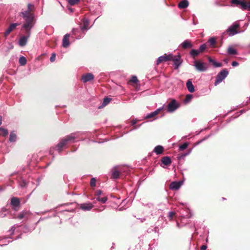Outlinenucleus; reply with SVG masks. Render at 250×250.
Segmentation results:
<instances>
[{
  "label": "nucleus",
  "mask_w": 250,
  "mask_h": 250,
  "mask_svg": "<svg viewBox=\"0 0 250 250\" xmlns=\"http://www.w3.org/2000/svg\"><path fill=\"white\" fill-rule=\"evenodd\" d=\"M203 140H201L199 142H198L197 144H199L200 143H201L203 141Z\"/></svg>",
  "instance_id": "obj_64"
},
{
  "label": "nucleus",
  "mask_w": 250,
  "mask_h": 250,
  "mask_svg": "<svg viewBox=\"0 0 250 250\" xmlns=\"http://www.w3.org/2000/svg\"><path fill=\"white\" fill-rule=\"evenodd\" d=\"M56 59V54L55 53H53L51 54V56L50 58V61L51 62H53L55 61Z\"/></svg>",
  "instance_id": "obj_40"
},
{
  "label": "nucleus",
  "mask_w": 250,
  "mask_h": 250,
  "mask_svg": "<svg viewBox=\"0 0 250 250\" xmlns=\"http://www.w3.org/2000/svg\"><path fill=\"white\" fill-rule=\"evenodd\" d=\"M107 200V198L106 197L104 196L102 198H101L100 202L102 203H105Z\"/></svg>",
  "instance_id": "obj_44"
},
{
  "label": "nucleus",
  "mask_w": 250,
  "mask_h": 250,
  "mask_svg": "<svg viewBox=\"0 0 250 250\" xmlns=\"http://www.w3.org/2000/svg\"><path fill=\"white\" fill-rule=\"evenodd\" d=\"M101 198L99 197V196H96V200L100 202Z\"/></svg>",
  "instance_id": "obj_56"
},
{
  "label": "nucleus",
  "mask_w": 250,
  "mask_h": 250,
  "mask_svg": "<svg viewBox=\"0 0 250 250\" xmlns=\"http://www.w3.org/2000/svg\"><path fill=\"white\" fill-rule=\"evenodd\" d=\"M208 43L211 47H214L216 44V39L214 37H211L209 39Z\"/></svg>",
  "instance_id": "obj_32"
},
{
  "label": "nucleus",
  "mask_w": 250,
  "mask_h": 250,
  "mask_svg": "<svg viewBox=\"0 0 250 250\" xmlns=\"http://www.w3.org/2000/svg\"><path fill=\"white\" fill-rule=\"evenodd\" d=\"M80 0H68V3L70 5H74L76 4H77Z\"/></svg>",
  "instance_id": "obj_38"
},
{
  "label": "nucleus",
  "mask_w": 250,
  "mask_h": 250,
  "mask_svg": "<svg viewBox=\"0 0 250 250\" xmlns=\"http://www.w3.org/2000/svg\"><path fill=\"white\" fill-rule=\"evenodd\" d=\"M175 213L173 211H170L168 212V217L170 218H172L174 215Z\"/></svg>",
  "instance_id": "obj_47"
},
{
  "label": "nucleus",
  "mask_w": 250,
  "mask_h": 250,
  "mask_svg": "<svg viewBox=\"0 0 250 250\" xmlns=\"http://www.w3.org/2000/svg\"><path fill=\"white\" fill-rule=\"evenodd\" d=\"M200 53L198 49H192L190 51L189 54L191 57L194 58L195 57L197 56Z\"/></svg>",
  "instance_id": "obj_27"
},
{
  "label": "nucleus",
  "mask_w": 250,
  "mask_h": 250,
  "mask_svg": "<svg viewBox=\"0 0 250 250\" xmlns=\"http://www.w3.org/2000/svg\"><path fill=\"white\" fill-rule=\"evenodd\" d=\"M83 35L78 36L76 37V39H80L81 38H83Z\"/></svg>",
  "instance_id": "obj_55"
},
{
  "label": "nucleus",
  "mask_w": 250,
  "mask_h": 250,
  "mask_svg": "<svg viewBox=\"0 0 250 250\" xmlns=\"http://www.w3.org/2000/svg\"><path fill=\"white\" fill-rule=\"evenodd\" d=\"M29 214V211L26 210H22L17 215V218L19 219H21L25 217Z\"/></svg>",
  "instance_id": "obj_25"
},
{
  "label": "nucleus",
  "mask_w": 250,
  "mask_h": 250,
  "mask_svg": "<svg viewBox=\"0 0 250 250\" xmlns=\"http://www.w3.org/2000/svg\"><path fill=\"white\" fill-rule=\"evenodd\" d=\"M188 146V143L187 142L184 143L183 144L180 145L179 146V149L180 150H183L185 149H186Z\"/></svg>",
  "instance_id": "obj_36"
},
{
  "label": "nucleus",
  "mask_w": 250,
  "mask_h": 250,
  "mask_svg": "<svg viewBox=\"0 0 250 250\" xmlns=\"http://www.w3.org/2000/svg\"><path fill=\"white\" fill-rule=\"evenodd\" d=\"M146 219L145 218H144V219H141V222H143L144 221H145Z\"/></svg>",
  "instance_id": "obj_62"
},
{
  "label": "nucleus",
  "mask_w": 250,
  "mask_h": 250,
  "mask_svg": "<svg viewBox=\"0 0 250 250\" xmlns=\"http://www.w3.org/2000/svg\"><path fill=\"white\" fill-rule=\"evenodd\" d=\"M186 86L189 92L193 93L195 91V87L192 84L191 79H189L187 81L186 83Z\"/></svg>",
  "instance_id": "obj_17"
},
{
  "label": "nucleus",
  "mask_w": 250,
  "mask_h": 250,
  "mask_svg": "<svg viewBox=\"0 0 250 250\" xmlns=\"http://www.w3.org/2000/svg\"><path fill=\"white\" fill-rule=\"evenodd\" d=\"M111 100V99L110 98H108V97L104 98L103 100V102L102 103V105L101 106H99V108H103V107H104L105 106H106V105H107L110 103Z\"/></svg>",
  "instance_id": "obj_26"
},
{
  "label": "nucleus",
  "mask_w": 250,
  "mask_h": 250,
  "mask_svg": "<svg viewBox=\"0 0 250 250\" xmlns=\"http://www.w3.org/2000/svg\"><path fill=\"white\" fill-rule=\"evenodd\" d=\"M207 47V43H204L201 44L199 48L198 49V50L199 51L200 53H201L203 52Z\"/></svg>",
  "instance_id": "obj_35"
},
{
  "label": "nucleus",
  "mask_w": 250,
  "mask_h": 250,
  "mask_svg": "<svg viewBox=\"0 0 250 250\" xmlns=\"http://www.w3.org/2000/svg\"><path fill=\"white\" fill-rule=\"evenodd\" d=\"M102 193V191L101 190H98L95 192V195L96 196H100Z\"/></svg>",
  "instance_id": "obj_46"
},
{
  "label": "nucleus",
  "mask_w": 250,
  "mask_h": 250,
  "mask_svg": "<svg viewBox=\"0 0 250 250\" xmlns=\"http://www.w3.org/2000/svg\"><path fill=\"white\" fill-rule=\"evenodd\" d=\"M180 46L184 49H187L192 48L193 45L189 40H186L180 44Z\"/></svg>",
  "instance_id": "obj_20"
},
{
  "label": "nucleus",
  "mask_w": 250,
  "mask_h": 250,
  "mask_svg": "<svg viewBox=\"0 0 250 250\" xmlns=\"http://www.w3.org/2000/svg\"><path fill=\"white\" fill-rule=\"evenodd\" d=\"M189 3L187 0H183L178 3V7L180 9H184L188 6Z\"/></svg>",
  "instance_id": "obj_23"
},
{
  "label": "nucleus",
  "mask_w": 250,
  "mask_h": 250,
  "mask_svg": "<svg viewBox=\"0 0 250 250\" xmlns=\"http://www.w3.org/2000/svg\"><path fill=\"white\" fill-rule=\"evenodd\" d=\"M171 59H172V55L171 54L168 55L165 54L164 55L158 57L156 61V65H158L163 62L171 61Z\"/></svg>",
  "instance_id": "obj_7"
},
{
  "label": "nucleus",
  "mask_w": 250,
  "mask_h": 250,
  "mask_svg": "<svg viewBox=\"0 0 250 250\" xmlns=\"http://www.w3.org/2000/svg\"><path fill=\"white\" fill-rule=\"evenodd\" d=\"M12 242V241H10V240H8L7 241V243L6 244H2V245H0V246H5L6 245H7V244L9 243L10 242Z\"/></svg>",
  "instance_id": "obj_53"
},
{
  "label": "nucleus",
  "mask_w": 250,
  "mask_h": 250,
  "mask_svg": "<svg viewBox=\"0 0 250 250\" xmlns=\"http://www.w3.org/2000/svg\"><path fill=\"white\" fill-rule=\"evenodd\" d=\"M5 216H6L5 214H0V217L1 218H3V217H5Z\"/></svg>",
  "instance_id": "obj_57"
},
{
  "label": "nucleus",
  "mask_w": 250,
  "mask_h": 250,
  "mask_svg": "<svg viewBox=\"0 0 250 250\" xmlns=\"http://www.w3.org/2000/svg\"><path fill=\"white\" fill-rule=\"evenodd\" d=\"M26 183L25 181H23L22 183L21 184V186L22 187H25L26 186Z\"/></svg>",
  "instance_id": "obj_51"
},
{
  "label": "nucleus",
  "mask_w": 250,
  "mask_h": 250,
  "mask_svg": "<svg viewBox=\"0 0 250 250\" xmlns=\"http://www.w3.org/2000/svg\"><path fill=\"white\" fill-rule=\"evenodd\" d=\"M208 62L212 64L214 67H219V62H216L210 57L208 58Z\"/></svg>",
  "instance_id": "obj_30"
},
{
  "label": "nucleus",
  "mask_w": 250,
  "mask_h": 250,
  "mask_svg": "<svg viewBox=\"0 0 250 250\" xmlns=\"http://www.w3.org/2000/svg\"><path fill=\"white\" fill-rule=\"evenodd\" d=\"M229 71L225 69L220 71V83L224 80L228 75Z\"/></svg>",
  "instance_id": "obj_21"
},
{
  "label": "nucleus",
  "mask_w": 250,
  "mask_h": 250,
  "mask_svg": "<svg viewBox=\"0 0 250 250\" xmlns=\"http://www.w3.org/2000/svg\"><path fill=\"white\" fill-rule=\"evenodd\" d=\"M68 10L69 11L70 13H72L74 12V9L73 8H71L70 7H69L68 8Z\"/></svg>",
  "instance_id": "obj_54"
},
{
  "label": "nucleus",
  "mask_w": 250,
  "mask_h": 250,
  "mask_svg": "<svg viewBox=\"0 0 250 250\" xmlns=\"http://www.w3.org/2000/svg\"><path fill=\"white\" fill-rule=\"evenodd\" d=\"M182 182L181 181H175L170 183L169 188L172 190H177L180 188L182 186Z\"/></svg>",
  "instance_id": "obj_13"
},
{
  "label": "nucleus",
  "mask_w": 250,
  "mask_h": 250,
  "mask_svg": "<svg viewBox=\"0 0 250 250\" xmlns=\"http://www.w3.org/2000/svg\"><path fill=\"white\" fill-rule=\"evenodd\" d=\"M190 152V151H189L188 152V153H185V154H182L180 156H178V159L179 160H181L182 159H183L184 158V157L187 155H188Z\"/></svg>",
  "instance_id": "obj_41"
},
{
  "label": "nucleus",
  "mask_w": 250,
  "mask_h": 250,
  "mask_svg": "<svg viewBox=\"0 0 250 250\" xmlns=\"http://www.w3.org/2000/svg\"><path fill=\"white\" fill-rule=\"evenodd\" d=\"M164 151V147L162 146H157L155 147L153 152L157 155H160L163 153Z\"/></svg>",
  "instance_id": "obj_22"
},
{
  "label": "nucleus",
  "mask_w": 250,
  "mask_h": 250,
  "mask_svg": "<svg viewBox=\"0 0 250 250\" xmlns=\"http://www.w3.org/2000/svg\"><path fill=\"white\" fill-rule=\"evenodd\" d=\"M22 18L25 21V23L22 25L23 29L31 31L33 27L34 16L29 11H24L21 12Z\"/></svg>",
  "instance_id": "obj_1"
},
{
  "label": "nucleus",
  "mask_w": 250,
  "mask_h": 250,
  "mask_svg": "<svg viewBox=\"0 0 250 250\" xmlns=\"http://www.w3.org/2000/svg\"><path fill=\"white\" fill-rule=\"evenodd\" d=\"M231 3L237 6L239 5V7L243 10H248L250 11V2H247L242 0H231Z\"/></svg>",
  "instance_id": "obj_4"
},
{
  "label": "nucleus",
  "mask_w": 250,
  "mask_h": 250,
  "mask_svg": "<svg viewBox=\"0 0 250 250\" xmlns=\"http://www.w3.org/2000/svg\"><path fill=\"white\" fill-rule=\"evenodd\" d=\"M194 66L196 70L200 72H204L206 71L207 69L205 63L198 61H195L194 62Z\"/></svg>",
  "instance_id": "obj_8"
},
{
  "label": "nucleus",
  "mask_w": 250,
  "mask_h": 250,
  "mask_svg": "<svg viewBox=\"0 0 250 250\" xmlns=\"http://www.w3.org/2000/svg\"><path fill=\"white\" fill-rule=\"evenodd\" d=\"M27 62V60L24 56H21L19 59V63L22 66L25 65Z\"/></svg>",
  "instance_id": "obj_34"
},
{
  "label": "nucleus",
  "mask_w": 250,
  "mask_h": 250,
  "mask_svg": "<svg viewBox=\"0 0 250 250\" xmlns=\"http://www.w3.org/2000/svg\"><path fill=\"white\" fill-rule=\"evenodd\" d=\"M2 123V117L0 116V125H1Z\"/></svg>",
  "instance_id": "obj_61"
},
{
  "label": "nucleus",
  "mask_w": 250,
  "mask_h": 250,
  "mask_svg": "<svg viewBox=\"0 0 250 250\" xmlns=\"http://www.w3.org/2000/svg\"><path fill=\"white\" fill-rule=\"evenodd\" d=\"M15 226H13L11 227V228L8 230V232H9L10 233V235H13L15 232Z\"/></svg>",
  "instance_id": "obj_42"
},
{
  "label": "nucleus",
  "mask_w": 250,
  "mask_h": 250,
  "mask_svg": "<svg viewBox=\"0 0 250 250\" xmlns=\"http://www.w3.org/2000/svg\"><path fill=\"white\" fill-rule=\"evenodd\" d=\"M89 25V20L87 19L83 20V25L81 26L80 28L82 31L85 34V32L88 30V26Z\"/></svg>",
  "instance_id": "obj_18"
},
{
  "label": "nucleus",
  "mask_w": 250,
  "mask_h": 250,
  "mask_svg": "<svg viewBox=\"0 0 250 250\" xmlns=\"http://www.w3.org/2000/svg\"><path fill=\"white\" fill-rule=\"evenodd\" d=\"M117 167H115L111 169L112 173L111 178L113 179H117L119 177L120 172L117 169Z\"/></svg>",
  "instance_id": "obj_15"
},
{
  "label": "nucleus",
  "mask_w": 250,
  "mask_h": 250,
  "mask_svg": "<svg viewBox=\"0 0 250 250\" xmlns=\"http://www.w3.org/2000/svg\"><path fill=\"white\" fill-rule=\"evenodd\" d=\"M81 28H73L72 30V33L73 35L76 36L77 34L79 33L81 31Z\"/></svg>",
  "instance_id": "obj_37"
},
{
  "label": "nucleus",
  "mask_w": 250,
  "mask_h": 250,
  "mask_svg": "<svg viewBox=\"0 0 250 250\" xmlns=\"http://www.w3.org/2000/svg\"><path fill=\"white\" fill-rule=\"evenodd\" d=\"M171 60L173 62L175 69H178L182 63L180 55L174 56V57L172 56V59Z\"/></svg>",
  "instance_id": "obj_9"
},
{
  "label": "nucleus",
  "mask_w": 250,
  "mask_h": 250,
  "mask_svg": "<svg viewBox=\"0 0 250 250\" xmlns=\"http://www.w3.org/2000/svg\"><path fill=\"white\" fill-rule=\"evenodd\" d=\"M193 98V96L191 94H187L184 100V103L185 104H187L189 103L191 99Z\"/></svg>",
  "instance_id": "obj_33"
},
{
  "label": "nucleus",
  "mask_w": 250,
  "mask_h": 250,
  "mask_svg": "<svg viewBox=\"0 0 250 250\" xmlns=\"http://www.w3.org/2000/svg\"><path fill=\"white\" fill-rule=\"evenodd\" d=\"M239 23L237 22L233 23L231 26H230L225 32L223 33V36L226 34H228L229 36H234L239 33L237 29L239 27Z\"/></svg>",
  "instance_id": "obj_3"
},
{
  "label": "nucleus",
  "mask_w": 250,
  "mask_h": 250,
  "mask_svg": "<svg viewBox=\"0 0 250 250\" xmlns=\"http://www.w3.org/2000/svg\"><path fill=\"white\" fill-rule=\"evenodd\" d=\"M78 137L77 133H73L66 136L64 138L62 139L61 141L55 147V150L60 153L62 148L69 142L73 141Z\"/></svg>",
  "instance_id": "obj_2"
},
{
  "label": "nucleus",
  "mask_w": 250,
  "mask_h": 250,
  "mask_svg": "<svg viewBox=\"0 0 250 250\" xmlns=\"http://www.w3.org/2000/svg\"><path fill=\"white\" fill-rule=\"evenodd\" d=\"M20 24L18 23H13L11 24L4 33V36L6 37L9 34L14 30Z\"/></svg>",
  "instance_id": "obj_10"
},
{
  "label": "nucleus",
  "mask_w": 250,
  "mask_h": 250,
  "mask_svg": "<svg viewBox=\"0 0 250 250\" xmlns=\"http://www.w3.org/2000/svg\"><path fill=\"white\" fill-rule=\"evenodd\" d=\"M157 229H158V228H157V227H155V228L154 229V231L155 232H157Z\"/></svg>",
  "instance_id": "obj_60"
},
{
  "label": "nucleus",
  "mask_w": 250,
  "mask_h": 250,
  "mask_svg": "<svg viewBox=\"0 0 250 250\" xmlns=\"http://www.w3.org/2000/svg\"><path fill=\"white\" fill-rule=\"evenodd\" d=\"M96 179L95 178L93 177L90 180V186L92 187H95L96 186Z\"/></svg>",
  "instance_id": "obj_39"
},
{
  "label": "nucleus",
  "mask_w": 250,
  "mask_h": 250,
  "mask_svg": "<svg viewBox=\"0 0 250 250\" xmlns=\"http://www.w3.org/2000/svg\"><path fill=\"white\" fill-rule=\"evenodd\" d=\"M130 81L133 83H136L138 82V80L136 76H133L131 78Z\"/></svg>",
  "instance_id": "obj_43"
},
{
  "label": "nucleus",
  "mask_w": 250,
  "mask_h": 250,
  "mask_svg": "<svg viewBox=\"0 0 250 250\" xmlns=\"http://www.w3.org/2000/svg\"><path fill=\"white\" fill-rule=\"evenodd\" d=\"M94 76L91 73L83 74L82 76V80L83 83H87L94 79Z\"/></svg>",
  "instance_id": "obj_12"
},
{
  "label": "nucleus",
  "mask_w": 250,
  "mask_h": 250,
  "mask_svg": "<svg viewBox=\"0 0 250 250\" xmlns=\"http://www.w3.org/2000/svg\"><path fill=\"white\" fill-rule=\"evenodd\" d=\"M31 6H33V5H32L31 3H29L28 4V6H27L28 9L27 11H29V12H30V11H31Z\"/></svg>",
  "instance_id": "obj_49"
},
{
  "label": "nucleus",
  "mask_w": 250,
  "mask_h": 250,
  "mask_svg": "<svg viewBox=\"0 0 250 250\" xmlns=\"http://www.w3.org/2000/svg\"><path fill=\"white\" fill-rule=\"evenodd\" d=\"M179 107V103L175 99H172L167 104V111L169 113H172Z\"/></svg>",
  "instance_id": "obj_5"
},
{
  "label": "nucleus",
  "mask_w": 250,
  "mask_h": 250,
  "mask_svg": "<svg viewBox=\"0 0 250 250\" xmlns=\"http://www.w3.org/2000/svg\"><path fill=\"white\" fill-rule=\"evenodd\" d=\"M10 204L15 210H17L20 206V201L17 197H12L11 199Z\"/></svg>",
  "instance_id": "obj_11"
},
{
  "label": "nucleus",
  "mask_w": 250,
  "mask_h": 250,
  "mask_svg": "<svg viewBox=\"0 0 250 250\" xmlns=\"http://www.w3.org/2000/svg\"><path fill=\"white\" fill-rule=\"evenodd\" d=\"M228 53L230 55H237L238 54L237 50L231 46L228 48Z\"/></svg>",
  "instance_id": "obj_29"
},
{
  "label": "nucleus",
  "mask_w": 250,
  "mask_h": 250,
  "mask_svg": "<svg viewBox=\"0 0 250 250\" xmlns=\"http://www.w3.org/2000/svg\"><path fill=\"white\" fill-rule=\"evenodd\" d=\"M21 238V235H20V236H19L18 237H17L16 238V239H19V238Z\"/></svg>",
  "instance_id": "obj_63"
},
{
  "label": "nucleus",
  "mask_w": 250,
  "mask_h": 250,
  "mask_svg": "<svg viewBox=\"0 0 250 250\" xmlns=\"http://www.w3.org/2000/svg\"><path fill=\"white\" fill-rule=\"evenodd\" d=\"M161 162L165 166H168L171 163V160L169 157L165 156L162 158Z\"/></svg>",
  "instance_id": "obj_24"
},
{
  "label": "nucleus",
  "mask_w": 250,
  "mask_h": 250,
  "mask_svg": "<svg viewBox=\"0 0 250 250\" xmlns=\"http://www.w3.org/2000/svg\"><path fill=\"white\" fill-rule=\"evenodd\" d=\"M70 37L69 34H66L64 35L62 39V46L66 48L70 45L69 41V37Z\"/></svg>",
  "instance_id": "obj_19"
},
{
  "label": "nucleus",
  "mask_w": 250,
  "mask_h": 250,
  "mask_svg": "<svg viewBox=\"0 0 250 250\" xmlns=\"http://www.w3.org/2000/svg\"><path fill=\"white\" fill-rule=\"evenodd\" d=\"M164 108V106H162L160 107H159V108L157 109L156 110H155L153 112H152L150 113H148L147 114L146 117H145V118L146 119H149V118H153L154 117H155L156 115H157V114H159V113Z\"/></svg>",
  "instance_id": "obj_14"
},
{
  "label": "nucleus",
  "mask_w": 250,
  "mask_h": 250,
  "mask_svg": "<svg viewBox=\"0 0 250 250\" xmlns=\"http://www.w3.org/2000/svg\"><path fill=\"white\" fill-rule=\"evenodd\" d=\"M231 65L232 66L235 67V66H238L239 65V63L238 62H237L236 61H233L232 62Z\"/></svg>",
  "instance_id": "obj_48"
},
{
  "label": "nucleus",
  "mask_w": 250,
  "mask_h": 250,
  "mask_svg": "<svg viewBox=\"0 0 250 250\" xmlns=\"http://www.w3.org/2000/svg\"><path fill=\"white\" fill-rule=\"evenodd\" d=\"M93 207V205L90 203H86L81 204L80 208L85 211L90 210Z\"/></svg>",
  "instance_id": "obj_16"
},
{
  "label": "nucleus",
  "mask_w": 250,
  "mask_h": 250,
  "mask_svg": "<svg viewBox=\"0 0 250 250\" xmlns=\"http://www.w3.org/2000/svg\"><path fill=\"white\" fill-rule=\"evenodd\" d=\"M25 36L21 37L19 41V44L21 46H25L27 42V40L30 36L31 32L30 31L25 30Z\"/></svg>",
  "instance_id": "obj_6"
},
{
  "label": "nucleus",
  "mask_w": 250,
  "mask_h": 250,
  "mask_svg": "<svg viewBox=\"0 0 250 250\" xmlns=\"http://www.w3.org/2000/svg\"><path fill=\"white\" fill-rule=\"evenodd\" d=\"M137 122L135 120H133L131 121V125H135L136 124Z\"/></svg>",
  "instance_id": "obj_52"
},
{
  "label": "nucleus",
  "mask_w": 250,
  "mask_h": 250,
  "mask_svg": "<svg viewBox=\"0 0 250 250\" xmlns=\"http://www.w3.org/2000/svg\"><path fill=\"white\" fill-rule=\"evenodd\" d=\"M219 83V73L216 76V80L214 83L215 86L217 85Z\"/></svg>",
  "instance_id": "obj_45"
},
{
  "label": "nucleus",
  "mask_w": 250,
  "mask_h": 250,
  "mask_svg": "<svg viewBox=\"0 0 250 250\" xmlns=\"http://www.w3.org/2000/svg\"><path fill=\"white\" fill-rule=\"evenodd\" d=\"M1 210H2V211L5 212V211H6V208H2Z\"/></svg>",
  "instance_id": "obj_58"
},
{
  "label": "nucleus",
  "mask_w": 250,
  "mask_h": 250,
  "mask_svg": "<svg viewBox=\"0 0 250 250\" xmlns=\"http://www.w3.org/2000/svg\"><path fill=\"white\" fill-rule=\"evenodd\" d=\"M17 139V135L14 131L11 132L9 137V141L10 142H15Z\"/></svg>",
  "instance_id": "obj_28"
},
{
  "label": "nucleus",
  "mask_w": 250,
  "mask_h": 250,
  "mask_svg": "<svg viewBox=\"0 0 250 250\" xmlns=\"http://www.w3.org/2000/svg\"><path fill=\"white\" fill-rule=\"evenodd\" d=\"M8 134V131L7 129H5L3 127H0V136H6Z\"/></svg>",
  "instance_id": "obj_31"
},
{
  "label": "nucleus",
  "mask_w": 250,
  "mask_h": 250,
  "mask_svg": "<svg viewBox=\"0 0 250 250\" xmlns=\"http://www.w3.org/2000/svg\"><path fill=\"white\" fill-rule=\"evenodd\" d=\"M207 248V247L206 245H202L201 248H200V250H206Z\"/></svg>",
  "instance_id": "obj_50"
},
{
  "label": "nucleus",
  "mask_w": 250,
  "mask_h": 250,
  "mask_svg": "<svg viewBox=\"0 0 250 250\" xmlns=\"http://www.w3.org/2000/svg\"><path fill=\"white\" fill-rule=\"evenodd\" d=\"M245 112V110H241L240 111V114L239 115H240V114H242V113H244Z\"/></svg>",
  "instance_id": "obj_59"
}]
</instances>
